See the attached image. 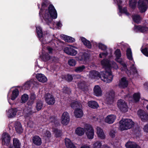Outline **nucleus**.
I'll list each match as a JSON object with an SVG mask.
<instances>
[{
	"label": "nucleus",
	"mask_w": 148,
	"mask_h": 148,
	"mask_svg": "<svg viewBox=\"0 0 148 148\" xmlns=\"http://www.w3.org/2000/svg\"><path fill=\"white\" fill-rule=\"evenodd\" d=\"M15 127L16 130L18 133H20L23 132V129L21 123L19 122H17L15 123Z\"/></svg>",
	"instance_id": "29"
},
{
	"label": "nucleus",
	"mask_w": 148,
	"mask_h": 148,
	"mask_svg": "<svg viewBox=\"0 0 148 148\" xmlns=\"http://www.w3.org/2000/svg\"><path fill=\"white\" fill-rule=\"evenodd\" d=\"M116 118V116L114 115H109L105 118L104 121L106 123L111 124L114 122Z\"/></svg>",
	"instance_id": "20"
},
{
	"label": "nucleus",
	"mask_w": 148,
	"mask_h": 148,
	"mask_svg": "<svg viewBox=\"0 0 148 148\" xmlns=\"http://www.w3.org/2000/svg\"><path fill=\"white\" fill-rule=\"evenodd\" d=\"M68 64L71 66H74L76 64V61L73 59H70L68 61Z\"/></svg>",
	"instance_id": "46"
},
{
	"label": "nucleus",
	"mask_w": 148,
	"mask_h": 148,
	"mask_svg": "<svg viewBox=\"0 0 148 148\" xmlns=\"http://www.w3.org/2000/svg\"><path fill=\"white\" fill-rule=\"evenodd\" d=\"M140 97V94L138 92L134 93L133 95V99L136 102L138 101H139Z\"/></svg>",
	"instance_id": "47"
},
{
	"label": "nucleus",
	"mask_w": 148,
	"mask_h": 148,
	"mask_svg": "<svg viewBox=\"0 0 148 148\" xmlns=\"http://www.w3.org/2000/svg\"><path fill=\"white\" fill-rule=\"evenodd\" d=\"M88 105L90 108L96 109L99 107L98 104L95 101H90L88 103Z\"/></svg>",
	"instance_id": "31"
},
{
	"label": "nucleus",
	"mask_w": 148,
	"mask_h": 148,
	"mask_svg": "<svg viewBox=\"0 0 148 148\" xmlns=\"http://www.w3.org/2000/svg\"><path fill=\"white\" fill-rule=\"evenodd\" d=\"M119 86L123 88H124L127 87L128 85L127 81L125 77L122 78L119 84Z\"/></svg>",
	"instance_id": "27"
},
{
	"label": "nucleus",
	"mask_w": 148,
	"mask_h": 148,
	"mask_svg": "<svg viewBox=\"0 0 148 148\" xmlns=\"http://www.w3.org/2000/svg\"><path fill=\"white\" fill-rule=\"evenodd\" d=\"M94 94L97 96H100L102 95V91L100 87L98 85L95 86L94 88Z\"/></svg>",
	"instance_id": "25"
},
{
	"label": "nucleus",
	"mask_w": 148,
	"mask_h": 148,
	"mask_svg": "<svg viewBox=\"0 0 148 148\" xmlns=\"http://www.w3.org/2000/svg\"><path fill=\"white\" fill-rule=\"evenodd\" d=\"M88 77L90 79H95L99 77L104 82L107 83L111 82L113 79V76L110 73L103 71L99 73L96 71H90L89 72Z\"/></svg>",
	"instance_id": "3"
},
{
	"label": "nucleus",
	"mask_w": 148,
	"mask_h": 148,
	"mask_svg": "<svg viewBox=\"0 0 148 148\" xmlns=\"http://www.w3.org/2000/svg\"><path fill=\"white\" fill-rule=\"evenodd\" d=\"M85 69V66L84 65H82L76 67L74 71L77 73H79L82 72Z\"/></svg>",
	"instance_id": "42"
},
{
	"label": "nucleus",
	"mask_w": 148,
	"mask_h": 148,
	"mask_svg": "<svg viewBox=\"0 0 148 148\" xmlns=\"http://www.w3.org/2000/svg\"><path fill=\"white\" fill-rule=\"evenodd\" d=\"M32 84L31 81L27 82L23 86V88L25 89H28L29 88Z\"/></svg>",
	"instance_id": "48"
},
{
	"label": "nucleus",
	"mask_w": 148,
	"mask_h": 148,
	"mask_svg": "<svg viewBox=\"0 0 148 148\" xmlns=\"http://www.w3.org/2000/svg\"><path fill=\"white\" fill-rule=\"evenodd\" d=\"M148 48L145 47L144 49H142L141 50L142 53L146 56L148 57Z\"/></svg>",
	"instance_id": "50"
},
{
	"label": "nucleus",
	"mask_w": 148,
	"mask_h": 148,
	"mask_svg": "<svg viewBox=\"0 0 148 148\" xmlns=\"http://www.w3.org/2000/svg\"><path fill=\"white\" fill-rule=\"evenodd\" d=\"M34 102V101L31 100L30 99L29 101L27 103V104L28 106H31L32 105Z\"/></svg>",
	"instance_id": "60"
},
{
	"label": "nucleus",
	"mask_w": 148,
	"mask_h": 148,
	"mask_svg": "<svg viewBox=\"0 0 148 148\" xmlns=\"http://www.w3.org/2000/svg\"><path fill=\"white\" fill-rule=\"evenodd\" d=\"M81 41L88 48H90L91 47V45L90 42L86 40L83 37H81L80 38Z\"/></svg>",
	"instance_id": "35"
},
{
	"label": "nucleus",
	"mask_w": 148,
	"mask_h": 148,
	"mask_svg": "<svg viewBox=\"0 0 148 148\" xmlns=\"http://www.w3.org/2000/svg\"><path fill=\"white\" fill-rule=\"evenodd\" d=\"M46 102L49 105H52L55 103V99L53 96L50 93L46 94L45 96Z\"/></svg>",
	"instance_id": "13"
},
{
	"label": "nucleus",
	"mask_w": 148,
	"mask_h": 148,
	"mask_svg": "<svg viewBox=\"0 0 148 148\" xmlns=\"http://www.w3.org/2000/svg\"><path fill=\"white\" fill-rule=\"evenodd\" d=\"M132 19L136 23H139L141 19V18L139 15L137 14H134L133 15Z\"/></svg>",
	"instance_id": "41"
},
{
	"label": "nucleus",
	"mask_w": 148,
	"mask_h": 148,
	"mask_svg": "<svg viewBox=\"0 0 148 148\" xmlns=\"http://www.w3.org/2000/svg\"><path fill=\"white\" fill-rule=\"evenodd\" d=\"M80 148H90L87 145H83L81 146Z\"/></svg>",
	"instance_id": "63"
},
{
	"label": "nucleus",
	"mask_w": 148,
	"mask_h": 148,
	"mask_svg": "<svg viewBox=\"0 0 148 148\" xmlns=\"http://www.w3.org/2000/svg\"><path fill=\"white\" fill-rule=\"evenodd\" d=\"M43 60L44 61H47L51 60V56L48 53H43L42 57Z\"/></svg>",
	"instance_id": "40"
},
{
	"label": "nucleus",
	"mask_w": 148,
	"mask_h": 148,
	"mask_svg": "<svg viewBox=\"0 0 148 148\" xmlns=\"http://www.w3.org/2000/svg\"><path fill=\"white\" fill-rule=\"evenodd\" d=\"M109 54L107 52L101 53L99 55V57L101 58H104L106 57Z\"/></svg>",
	"instance_id": "52"
},
{
	"label": "nucleus",
	"mask_w": 148,
	"mask_h": 148,
	"mask_svg": "<svg viewBox=\"0 0 148 148\" xmlns=\"http://www.w3.org/2000/svg\"><path fill=\"white\" fill-rule=\"evenodd\" d=\"M28 126L30 127H32L34 126V123L32 121H29L27 123Z\"/></svg>",
	"instance_id": "57"
},
{
	"label": "nucleus",
	"mask_w": 148,
	"mask_h": 148,
	"mask_svg": "<svg viewBox=\"0 0 148 148\" xmlns=\"http://www.w3.org/2000/svg\"><path fill=\"white\" fill-rule=\"evenodd\" d=\"M119 129L121 131L127 130L131 128L134 125V123L131 119H123L120 121Z\"/></svg>",
	"instance_id": "5"
},
{
	"label": "nucleus",
	"mask_w": 148,
	"mask_h": 148,
	"mask_svg": "<svg viewBox=\"0 0 148 148\" xmlns=\"http://www.w3.org/2000/svg\"><path fill=\"white\" fill-rule=\"evenodd\" d=\"M36 98V95L34 93H32L30 96V99L31 100L34 101Z\"/></svg>",
	"instance_id": "56"
},
{
	"label": "nucleus",
	"mask_w": 148,
	"mask_h": 148,
	"mask_svg": "<svg viewBox=\"0 0 148 148\" xmlns=\"http://www.w3.org/2000/svg\"><path fill=\"white\" fill-rule=\"evenodd\" d=\"M63 92L64 93H68L66 91H65L64 90H69V89L68 88H66V87H64V89H63Z\"/></svg>",
	"instance_id": "64"
},
{
	"label": "nucleus",
	"mask_w": 148,
	"mask_h": 148,
	"mask_svg": "<svg viewBox=\"0 0 148 148\" xmlns=\"http://www.w3.org/2000/svg\"><path fill=\"white\" fill-rule=\"evenodd\" d=\"M98 46L99 49L103 51H105L107 49L106 46L101 43H99Z\"/></svg>",
	"instance_id": "51"
},
{
	"label": "nucleus",
	"mask_w": 148,
	"mask_h": 148,
	"mask_svg": "<svg viewBox=\"0 0 148 148\" xmlns=\"http://www.w3.org/2000/svg\"><path fill=\"white\" fill-rule=\"evenodd\" d=\"M84 128L87 138L89 139H92L94 135V131L92 126L89 124H85Z\"/></svg>",
	"instance_id": "7"
},
{
	"label": "nucleus",
	"mask_w": 148,
	"mask_h": 148,
	"mask_svg": "<svg viewBox=\"0 0 148 148\" xmlns=\"http://www.w3.org/2000/svg\"><path fill=\"white\" fill-rule=\"evenodd\" d=\"M19 111L17 108H11L8 111H6L7 114L8 118H12L14 117L17 112Z\"/></svg>",
	"instance_id": "18"
},
{
	"label": "nucleus",
	"mask_w": 148,
	"mask_h": 148,
	"mask_svg": "<svg viewBox=\"0 0 148 148\" xmlns=\"http://www.w3.org/2000/svg\"><path fill=\"white\" fill-rule=\"evenodd\" d=\"M65 144L67 148H76L73 143L69 138L65 139Z\"/></svg>",
	"instance_id": "30"
},
{
	"label": "nucleus",
	"mask_w": 148,
	"mask_h": 148,
	"mask_svg": "<svg viewBox=\"0 0 148 148\" xmlns=\"http://www.w3.org/2000/svg\"><path fill=\"white\" fill-rule=\"evenodd\" d=\"M107 97L106 102L109 104H111L114 101L115 94L114 91L112 90L109 93L106 94Z\"/></svg>",
	"instance_id": "14"
},
{
	"label": "nucleus",
	"mask_w": 148,
	"mask_h": 148,
	"mask_svg": "<svg viewBox=\"0 0 148 148\" xmlns=\"http://www.w3.org/2000/svg\"><path fill=\"white\" fill-rule=\"evenodd\" d=\"M136 0H131L129 1L130 6L131 8H134L136 6Z\"/></svg>",
	"instance_id": "45"
},
{
	"label": "nucleus",
	"mask_w": 148,
	"mask_h": 148,
	"mask_svg": "<svg viewBox=\"0 0 148 148\" xmlns=\"http://www.w3.org/2000/svg\"><path fill=\"white\" fill-rule=\"evenodd\" d=\"M73 47H66L64 49V52L66 54L72 56L75 55L77 53V51L73 49Z\"/></svg>",
	"instance_id": "19"
},
{
	"label": "nucleus",
	"mask_w": 148,
	"mask_h": 148,
	"mask_svg": "<svg viewBox=\"0 0 148 148\" xmlns=\"http://www.w3.org/2000/svg\"><path fill=\"white\" fill-rule=\"evenodd\" d=\"M51 59L50 60V62H56L58 61V58L54 57H51Z\"/></svg>",
	"instance_id": "55"
},
{
	"label": "nucleus",
	"mask_w": 148,
	"mask_h": 148,
	"mask_svg": "<svg viewBox=\"0 0 148 148\" xmlns=\"http://www.w3.org/2000/svg\"><path fill=\"white\" fill-rule=\"evenodd\" d=\"M125 146L127 148H141L139 146L134 142H128Z\"/></svg>",
	"instance_id": "26"
},
{
	"label": "nucleus",
	"mask_w": 148,
	"mask_h": 148,
	"mask_svg": "<svg viewBox=\"0 0 148 148\" xmlns=\"http://www.w3.org/2000/svg\"><path fill=\"white\" fill-rule=\"evenodd\" d=\"M74 114L76 118H80L82 117L83 115V112L82 107L75 108L74 111Z\"/></svg>",
	"instance_id": "21"
},
{
	"label": "nucleus",
	"mask_w": 148,
	"mask_h": 148,
	"mask_svg": "<svg viewBox=\"0 0 148 148\" xmlns=\"http://www.w3.org/2000/svg\"><path fill=\"white\" fill-rule=\"evenodd\" d=\"M143 129L146 132H148V124L145 126Z\"/></svg>",
	"instance_id": "61"
},
{
	"label": "nucleus",
	"mask_w": 148,
	"mask_h": 148,
	"mask_svg": "<svg viewBox=\"0 0 148 148\" xmlns=\"http://www.w3.org/2000/svg\"><path fill=\"white\" fill-rule=\"evenodd\" d=\"M82 77H81L79 75H74L73 76V77L71 75H67L66 76V79L69 81H71L73 79V78H77L78 80L77 81H80V79H82Z\"/></svg>",
	"instance_id": "28"
},
{
	"label": "nucleus",
	"mask_w": 148,
	"mask_h": 148,
	"mask_svg": "<svg viewBox=\"0 0 148 148\" xmlns=\"http://www.w3.org/2000/svg\"><path fill=\"white\" fill-rule=\"evenodd\" d=\"M89 55L87 53H79L76 59L82 64H85L89 60Z\"/></svg>",
	"instance_id": "8"
},
{
	"label": "nucleus",
	"mask_w": 148,
	"mask_h": 148,
	"mask_svg": "<svg viewBox=\"0 0 148 148\" xmlns=\"http://www.w3.org/2000/svg\"><path fill=\"white\" fill-rule=\"evenodd\" d=\"M47 49L49 52V53H51L53 49L49 47H47Z\"/></svg>",
	"instance_id": "62"
},
{
	"label": "nucleus",
	"mask_w": 148,
	"mask_h": 148,
	"mask_svg": "<svg viewBox=\"0 0 148 148\" xmlns=\"http://www.w3.org/2000/svg\"><path fill=\"white\" fill-rule=\"evenodd\" d=\"M43 136L45 138H49L51 137L50 132L47 130L44 131L43 133Z\"/></svg>",
	"instance_id": "49"
},
{
	"label": "nucleus",
	"mask_w": 148,
	"mask_h": 148,
	"mask_svg": "<svg viewBox=\"0 0 148 148\" xmlns=\"http://www.w3.org/2000/svg\"><path fill=\"white\" fill-rule=\"evenodd\" d=\"M71 106L73 108H79L82 107L81 103L77 101L72 102L71 103Z\"/></svg>",
	"instance_id": "37"
},
{
	"label": "nucleus",
	"mask_w": 148,
	"mask_h": 148,
	"mask_svg": "<svg viewBox=\"0 0 148 148\" xmlns=\"http://www.w3.org/2000/svg\"><path fill=\"white\" fill-rule=\"evenodd\" d=\"M29 99L28 95L26 94H24L21 96V101L23 103L26 102Z\"/></svg>",
	"instance_id": "44"
},
{
	"label": "nucleus",
	"mask_w": 148,
	"mask_h": 148,
	"mask_svg": "<svg viewBox=\"0 0 148 148\" xmlns=\"http://www.w3.org/2000/svg\"><path fill=\"white\" fill-rule=\"evenodd\" d=\"M96 133L97 136L102 139L105 138V135L103 130L100 127H97L96 128Z\"/></svg>",
	"instance_id": "22"
},
{
	"label": "nucleus",
	"mask_w": 148,
	"mask_h": 148,
	"mask_svg": "<svg viewBox=\"0 0 148 148\" xmlns=\"http://www.w3.org/2000/svg\"><path fill=\"white\" fill-rule=\"evenodd\" d=\"M114 54L115 55L116 58L115 59V60L117 62L120 63L122 66L121 68V71H124L129 76L131 74H135L137 73V71L136 67L134 66V62L133 60L132 56V53L131 49L130 48H127L126 50V56L127 58L130 61H131L132 63V66L131 67V69L133 73H131L128 69H127L126 65L124 62L122 60V59L120 58L121 56V51L119 49H117L114 52Z\"/></svg>",
	"instance_id": "1"
},
{
	"label": "nucleus",
	"mask_w": 148,
	"mask_h": 148,
	"mask_svg": "<svg viewBox=\"0 0 148 148\" xmlns=\"http://www.w3.org/2000/svg\"><path fill=\"white\" fill-rule=\"evenodd\" d=\"M148 0H139L138 2V6L141 12H145L148 7Z\"/></svg>",
	"instance_id": "10"
},
{
	"label": "nucleus",
	"mask_w": 148,
	"mask_h": 148,
	"mask_svg": "<svg viewBox=\"0 0 148 148\" xmlns=\"http://www.w3.org/2000/svg\"><path fill=\"white\" fill-rule=\"evenodd\" d=\"M84 83L83 81H81L80 83H78L77 86L80 88H82L84 86Z\"/></svg>",
	"instance_id": "54"
},
{
	"label": "nucleus",
	"mask_w": 148,
	"mask_h": 148,
	"mask_svg": "<svg viewBox=\"0 0 148 148\" xmlns=\"http://www.w3.org/2000/svg\"><path fill=\"white\" fill-rule=\"evenodd\" d=\"M70 121V116L69 114L67 112H64L62 115L61 122L64 125L68 124Z\"/></svg>",
	"instance_id": "11"
},
{
	"label": "nucleus",
	"mask_w": 148,
	"mask_h": 148,
	"mask_svg": "<svg viewBox=\"0 0 148 148\" xmlns=\"http://www.w3.org/2000/svg\"><path fill=\"white\" fill-rule=\"evenodd\" d=\"M56 25L57 28H58L59 29L62 26V24L60 21L57 22L56 23Z\"/></svg>",
	"instance_id": "59"
},
{
	"label": "nucleus",
	"mask_w": 148,
	"mask_h": 148,
	"mask_svg": "<svg viewBox=\"0 0 148 148\" xmlns=\"http://www.w3.org/2000/svg\"><path fill=\"white\" fill-rule=\"evenodd\" d=\"M36 77L39 81L42 83L45 82L47 80L46 77L41 73H37L36 75Z\"/></svg>",
	"instance_id": "24"
},
{
	"label": "nucleus",
	"mask_w": 148,
	"mask_h": 148,
	"mask_svg": "<svg viewBox=\"0 0 148 148\" xmlns=\"http://www.w3.org/2000/svg\"><path fill=\"white\" fill-rule=\"evenodd\" d=\"M114 2L116 3L118 5L119 10V13H124L126 15L129 16V14L127 12V9L125 8H124L123 9H122V7L121 5L122 3L121 1L120 0H114Z\"/></svg>",
	"instance_id": "16"
},
{
	"label": "nucleus",
	"mask_w": 148,
	"mask_h": 148,
	"mask_svg": "<svg viewBox=\"0 0 148 148\" xmlns=\"http://www.w3.org/2000/svg\"><path fill=\"white\" fill-rule=\"evenodd\" d=\"M19 94V91L18 89L15 88L12 91L11 96V99L12 100H14L17 97Z\"/></svg>",
	"instance_id": "33"
},
{
	"label": "nucleus",
	"mask_w": 148,
	"mask_h": 148,
	"mask_svg": "<svg viewBox=\"0 0 148 148\" xmlns=\"http://www.w3.org/2000/svg\"><path fill=\"white\" fill-rule=\"evenodd\" d=\"M117 107L119 109L123 112L128 111V107L127 103L123 100L120 99L117 102Z\"/></svg>",
	"instance_id": "9"
},
{
	"label": "nucleus",
	"mask_w": 148,
	"mask_h": 148,
	"mask_svg": "<svg viewBox=\"0 0 148 148\" xmlns=\"http://www.w3.org/2000/svg\"><path fill=\"white\" fill-rule=\"evenodd\" d=\"M101 64L103 67L105 69V71L104 72H110L113 77L111 69H112L117 70L119 68V66L115 62L112 61L110 62V61L106 59H103L101 61Z\"/></svg>",
	"instance_id": "4"
},
{
	"label": "nucleus",
	"mask_w": 148,
	"mask_h": 148,
	"mask_svg": "<svg viewBox=\"0 0 148 148\" xmlns=\"http://www.w3.org/2000/svg\"><path fill=\"white\" fill-rule=\"evenodd\" d=\"M115 131L114 130H112L110 131L109 134L110 136L113 138L115 136Z\"/></svg>",
	"instance_id": "58"
},
{
	"label": "nucleus",
	"mask_w": 148,
	"mask_h": 148,
	"mask_svg": "<svg viewBox=\"0 0 148 148\" xmlns=\"http://www.w3.org/2000/svg\"><path fill=\"white\" fill-rule=\"evenodd\" d=\"M43 102L40 100H38L36 103V108L37 111L40 110L43 106Z\"/></svg>",
	"instance_id": "39"
},
{
	"label": "nucleus",
	"mask_w": 148,
	"mask_h": 148,
	"mask_svg": "<svg viewBox=\"0 0 148 148\" xmlns=\"http://www.w3.org/2000/svg\"><path fill=\"white\" fill-rule=\"evenodd\" d=\"M32 140L34 144L36 146H40L42 143L41 138L37 135H35L32 137Z\"/></svg>",
	"instance_id": "23"
},
{
	"label": "nucleus",
	"mask_w": 148,
	"mask_h": 148,
	"mask_svg": "<svg viewBox=\"0 0 148 148\" xmlns=\"http://www.w3.org/2000/svg\"><path fill=\"white\" fill-rule=\"evenodd\" d=\"M137 114L143 121L145 122L148 120V115L143 110H139L138 111Z\"/></svg>",
	"instance_id": "15"
},
{
	"label": "nucleus",
	"mask_w": 148,
	"mask_h": 148,
	"mask_svg": "<svg viewBox=\"0 0 148 148\" xmlns=\"http://www.w3.org/2000/svg\"><path fill=\"white\" fill-rule=\"evenodd\" d=\"M13 144L14 147L16 148H21V143L17 138H14L13 139Z\"/></svg>",
	"instance_id": "34"
},
{
	"label": "nucleus",
	"mask_w": 148,
	"mask_h": 148,
	"mask_svg": "<svg viewBox=\"0 0 148 148\" xmlns=\"http://www.w3.org/2000/svg\"><path fill=\"white\" fill-rule=\"evenodd\" d=\"M36 30L38 37L42 43L45 44L50 42L51 39L48 40L47 35L46 34L44 36L42 35V29L39 26H36Z\"/></svg>",
	"instance_id": "6"
},
{
	"label": "nucleus",
	"mask_w": 148,
	"mask_h": 148,
	"mask_svg": "<svg viewBox=\"0 0 148 148\" xmlns=\"http://www.w3.org/2000/svg\"><path fill=\"white\" fill-rule=\"evenodd\" d=\"M101 146L102 144L101 142L97 141L93 143L92 147L93 148H101Z\"/></svg>",
	"instance_id": "43"
},
{
	"label": "nucleus",
	"mask_w": 148,
	"mask_h": 148,
	"mask_svg": "<svg viewBox=\"0 0 148 148\" xmlns=\"http://www.w3.org/2000/svg\"><path fill=\"white\" fill-rule=\"evenodd\" d=\"M134 30L136 32H139L143 33H147L148 32V27L141 25L135 26Z\"/></svg>",
	"instance_id": "17"
},
{
	"label": "nucleus",
	"mask_w": 148,
	"mask_h": 148,
	"mask_svg": "<svg viewBox=\"0 0 148 148\" xmlns=\"http://www.w3.org/2000/svg\"><path fill=\"white\" fill-rule=\"evenodd\" d=\"M75 133L78 136H82L84 133V129L80 127H77L75 130Z\"/></svg>",
	"instance_id": "36"
},
{
	"label": "nucleus",
	"mask_w": 148,
	"mask_h": 148,
	"mask_svg": "<svg viewBox=\"0 0 148 148\" xmlns=\"http://www.w3.org/2000/svg\"><path fill=\"white\" fill-rule=\"evenodd\" d=\"M49 121H51V123H53L55 124L57 123V120L55 117L51 116L49 118Z\"/></svg>",
	"instance_id": "53"
},
{
	"label": "nucleus",
	"mask_w": 148,
	"mask_h": 148,
	"mask_svg": "<svg viewBox=\"0 0 148 148\" xmlns=\"http://www.w3.org/2000/svg\"><path fill=\"white\" fill-rule=\"evenodd\" d=\"M47 5L46 1L44 2L42 4V8L39 13L41 18L42 17V21L46 23L48 25L51 24L53 19H56L57 17V12L54 6L50 5L48 9H46Z\"/></svg>",
	"instance_id": "2"
},
{
	"label": "nucleus",
	"mask_w": 148,
	"mask_h": 148,
	"mask_svg": "<svg viewBox=\"0 0 148 148\" xmlns=\"http://www.w3.org/2000/svg\"><path fill=\"white\" fill-rule=\"evenodd\" d=\"M1 140L3 144L8 146L10 143V137L8 134L3 133L2 136Z\"/></svg>",
	"instance_id": "12"
},
{
	"label": "nucleus",
	"mask_w": 148,
	"mask_h": 148,
	"mask_svg": "<svg viewBox=\"0 0 148 148\" xmlns=\"http://www.w3.org/2000/svg\"><path fill=\"white\" fill-rule=\"evenodd\" d=\"M24 115L25 117V119L29 118L31 116L36 112L32 111L31 108L28 109L26 112L25 110H24Z\"/></svg>",
	"instance_id": "32"
},
{
	"label": "nucleus",
	"mask_w": 148,
	"mask_h": 148,
	"mask_svg": "<svg viewBox=\"0 0 148 148\" xmlns=\"http://www.w3.org/2000/svg\"><path fill=\"white\" fill-rule=\"evenodd\" d=\"M63 39L65 42H73L75 40L73 38L66 35L63 36Z\"/></svg>",
	"instance_id": "38"
}]
</instances>
